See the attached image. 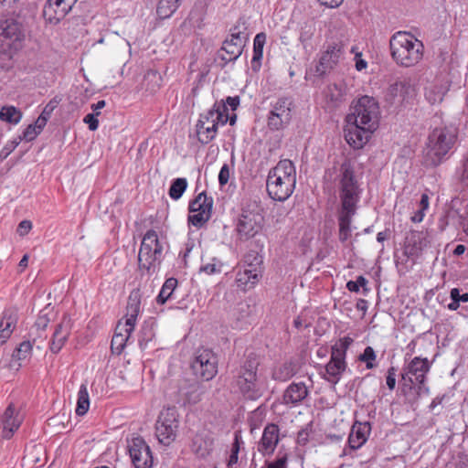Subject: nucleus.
I'll return each instance as SVG.
<instances>
[{
  "label": "nucleus",
  "mask_w": 468,
  "mask_h": 468,
  "mask_svg": "<svg viewBox=\"0 0 468 468\" xmlns=\"http://www.w3.org/2000/svg\"><path fill=\"white\" fill-rule=\"evenodd\" d=\"M412 92L413 88L409 81H397L388 88L385 100L392 105L404 101Z\"/></svg>",
  "instance_id": "obj_26"
},
{
  "label": "nucleus",
  "mask_w": 468,
  "mask_h": 468,
  "mask_svg": "<svg viewBox=\"0 0 468 468\" xmlns=\"http://www.w3.org/2000/svg\"><path fill=\"white\" fill-rule=\"evenodd\" d=\"M463 211L461 208H455L456 203H453L452 213L459 218L460 224L463 226V231L468 235V201L463 203Z\"/></svg>",
  "instance_id": "obj_45"
},
{
  "label": "nucleus",
  "mask_w": 468,
  "mask_h": 468,
  "mask_svg": "<svg viewBox=\"0 0 468 468\" xmlns=\"http://www.w3.org/2000/svg\"><path fill=\"white\" fill-rule=\"evenodd\" d=\"M22 118V112L15 106H4L0 110V120L17 124Z\"/></svg>",
  "instance_id": "obj_42"
},
{
  "label": "nucleus",
  "mask_w": 468,
  "mask_h": 468,
  "mask_svg": "<svg viewBox=\"0 0 468 468\" xmlns=\"http://www.w3.org/2000/svg\"><path fill=\"white\" fill-rule=\"evenodd\" d=\"M309 388L303 382H292L283 391L282 403L296 407L309 396Z\"/></svg>",
  "instance_id": "obj_23"
},
{
  "label": "nucleus",
  "mask_w": 468,
  "mask_h": 468,
  "mask_svg": "<svg viewBox=\"0 0 468 468\" xmlns=\"http://www.w3.org/2000/svg\"><path fill=\"white\" fill-rule=\"evenodd\" d=\"M222 263L216 259L212 260V262L207 263L200 268V271L207 274H214L221 271Z\"/></svg>",
  "instance_id": "obj_50"
},
{
  "label": "nucleus",
  "mask_w": 468,
  "mask_h": 468,
  "mask_svg": "<svg viewBox=\"0 0 468 468\" xmlns=\"http://www.w3.org/2000/svg\"><path fill=\"white\" fill-rule=\"evenodd\" d=\"M296 374L295 364L292 361H287L276 367L271 374V378L277 381H287Z\"/></svg>",
  "instance_id": "obj_35"
},
{
  "label": "nucleus",
  "mask_w": 468,
  "mask_h": 468,
  "mask_svg": "<svg viewBox=\"0 0 468 468\" xmlns=\"http://www.w3.org/2000/svg\"><path fill=\"white\" fill-rule=\"evenodd\" d=\"M379 106L378 101L370 96H362L347 114L345 137L354 148H362L378 127Z\"/></svg>",
  "instance_id": "obj_2"
},
{
  "label": "nucleus",
  "mask_w": 468,
  "mask_h": 468,
  "mask_svg": "<svg viewBox=\"0 0 468 468\" xmlns=\"http://www.w3.org/2000/svg\"><path fill=\"white\" fill-rule=\"evenodd\" d=\"M225 105L228 107L229 106L232 111H235L239 105V97L234 96V97H227L226 101H222Z\"/></svg>",
  "instance_id": "obj_60"
},
{
  "label": "nucleus",
  "mask_w": 468,
  "mask_h": 468,
  "mask_svg": "<svg viewBox=\"0 0 468 468\" xmlns=\"http://www.w3.org/2000/svg\"><path fill=\"white\" fill-rule=\"evenodd\" d=\"M242 443H243V441L241 440V436L239 434V432H235L234 441L232 443L230 452L239 454V450H240V445Z\"/></svg>",
  "instance_id": "obj_59"
},
{
  "label": "nucleus",
  "mask_w": 468,
  "mask_h": 468,
  "mask_svg": "<svg viewBox=\"0 0 468 468\" xmlns=\"http://www.w3.org/2000/svg\"><path fill=\"white\" fill-rule=\"evenodd\" d=\"M230 38L223 42L222 50L226 55H221V59L226 63L235 61L242 54L247 41V34L239 30V26L230 29Z\"/></svg>",
  "instance_id": "obj_14"
},
{
  "label": "nucleus",
  "mask_w": 468,
  "mask_h": 468,
  "mask_svg": "<svg viewBox=\"0 0 468 468\" xmlns=\"http://www.w3.org/2000/svg\"><path fill=\"white\" fill-rule=\"evenodd\" d=\"M3 438L10 439L14 432L20 427L21 420L16 415V408L11 402L5 409L2 416Z\"/></svg>",
  "instance_id": "obj_28"
},
{
  "label": "nucleus",
  "mask_w": 468,
  "mask_h": 468,
  "mask_svg": "<svg viewBox=\"0 0 468 468\" xmlns=\"http://www.w3.org/2000/svg\"><path fill=\"white\" fill-rule=\"evenodd\" d=\"M100 112L97 113H89L84 117V122L88 124L89 129L90 131H95L98 129L99 126V121L97 119V115H99Z\"/></svg>",
  "instance_id": "obj_53"
},
{
  "label": "nucleus",
  "mask_w": 468,
  "mask_h": 468,
  "mask_svg": "<svg viewBox=\"0 0 468 468\" xmlns=\"http://www.w3.org/2000/svg\"><path fill=\"white\" fill-rule=\"evenodd\" d=\"M325 96L328 101L333 102L334 106H336L343 99L342 90L335 84L327 87Z\"/></svg>",
  "instance_id": "obj_47"
},
{
  "label": "nucleus",
  "mask_w": 468,
  "mask_h": 468,
  "mask_svg": "<svg viewBox=\"0 0 468 468\" xmlns=\"http://www.w3.org/2000/svg\"><path fill=\"white\" fill-rule=\"evenodd\" d=\"M218 362L217 356L211 350L201 349L191 363V368L197 378L208 381L218 373Z\"/></svg>",
  "instance_id": "obj_11"
},
{
  "label": "nucleus",
  "mask_w": 468,
  "mask_h": 468,
  "mask_svg": "<svg viewBox=\"0 0 468 468\" xmlns=\"http://www.w3.org/2000/svg\"><path fill=\"white\" fill-rule=\"evenodd\" d=\"M279 427L274 423L265 426L261 441L258 443V452L262 455H271L279 442Z\"/></svg>",
  "instance_id": "obj_21"
},
{
  "label": "nucleus",
  "mask_w": 468,
  "mask_h": 468,
  "mask_svg": "<svg viewBox=\"0 0 468 468\" xmlns=\"http://www.w3.org/2000/svg\"><path fill=\"white\" fill-rule=\"evenodd\" d=\"M48 122V117H46L44 114H40V116L37 119V121L33 123V125L36 127V129L41 133L42 129L46 126Z\"/></svg>",
  "instance_id": "obj_61"
},
{
  "label": "nucleus",
  "mask_w": 468,
  "mask_h": 468,
  "mask_svg": "<svg viewBox=\"0 0 468 468\" xmlns=\"http://www.w3.org/2000/svg\"><path fill=\"white\" fill-rule=\"evenodd\" d=\"M376 359V353L371 346H367L364 352L359 356V360L366 363L367 369L375 367L373 361Z\"/></svg>",
  "instance_id": "obj_49"
},
{
  "label": "nucleus",
  "mask_w": 468,
  "mask_h": 468,
  "mask_svg": "<svg viewBox=\"0 0 468 468\" xmlns=\"http://www.w3.org/2000/svg\"><path fill=\"white\" fill-rule=\"evenodd\" d=\"M261 276V271L243 269L237 272L236 282L239 287L251 288L260 281Z\"/></svg>",
  "instance_id": "obj_34"
},
{
  "label": "nucleus",
  "mask_w": 468,
  "mask_h": 468,
  "mask_svg": "<svg viewBox=\"0 0 468 468\" xmlns=\"http://www.w3.org/2000/svg\"><path fill=\"white\" fill-rule=\"evenodd\" d=\"M126 328L125 324L122 325L121 323H119L115 329V334L112 336V343H111V349L112 353H115L117 355H120L122 350L124 349V346L127 343V341L130 338V335L132 333H128L124 329Z\"/></svg>",
  "instance_id": "obj_33"
},
{
  "label": "nucleus",
  "mask_w": 468,
  "mask_h": 468,
  "mask_svg": "<svg viewBox=\"0 0 468 468\" xmlns=\"http://www.w3.org/2000/svg\"><path fill=\"white\" fill-rule=\"evenodd\" d=\"M70 318L67 315H64L60 323L57 324L52 335L50 350L53 353H58L63 347L70 334Z\"/></svg>",
  "instance_id": "obj_25"
},
{
  "label": "nucleus",
  "mask_w": 468,
  "mask_h": 468,
  "mask_svg": "<svg viewBox=\"0 0 468 468\" xmlns=\"http://www.w3.org/2000/svg\"><path fill=\"white\" fill-rule=\"evenodd\" d=\"M130 457L135 468H150L153 456L150 447L141 437L133 438L128 444Z\"/></svg>",
  "instance_id": "obj_15"
},
{
  "label": "nucleus",
  "mask_w": 468,
  "mask_h": 468,
  "mask_svg": "<svg viewBox=\"0 0 468 468\" xmlns=\"http://www.w3.org/2000/svg\"><path fill=\"white\" fill-rule=\"evenodd\" d=\"M343 54L344 46L342 43L329 44L322 54L319 64L316 66V73L319 76L325 75L327 71L333 69L339 63Z\"/></svg>",
  "instance_id": "obj_17"
},
{
  "label": "nucleus",
  "mask_w": 468,
  "mask_h": 468,
  "mask_svg": "<svg viewBox=\"0 0 468 468\" xmlns=\"http://www.w3.org/2000/svg\"><path fill=\"white\" fill-rule=\"evenodd\" d=\"M177 280L174 277H170L165 280L163 284L159 294L156 297V303L159 304H164L172 298L173 292L177 286Z\"/></svg>",
  "instance_id": "obj_38"
},
{
  "label": "nucleus",
  "mask_w": 468,
  "mask_h": 468,
  "mask_svg": "<svg viewBox=\"0 0 468 468\" xmlns=\"http://www.w3.org/2000/svg\"><path fill=\"white\" fill-rule=\"evenodd\" d=\"M25 33L22 24L15 18L0 21V53L11 58L23 46Z\"/></svg>",
  "instance_id": "obj_8"
},
{
  "label": "nucleus",
  "mask_w": 468,
  "mask_h": 468,
  "mask_svg": "<svg viewBox=\"0 0 468 468\" xmlns=\"http://www.w3.org/2000/svg\"><path fill=\"white\" fill-rule=\"evenodd\" d=\"M340 206L337 210L338 238L344 243L351 237V222L356 214L362 188L350 160L343 162L337 176Z\"/></svg>",
  "instance_id": "obj_1"
},
{
  "label": "nucleus",
  "mask_w": 468,
  "mask_h": 468,
  "mask_svg": "<svg viewBox=\"0 0 468 468\" xmlns=\"http://www.w3.org/2000/svg\"><path fill=\"white\" fill-rule=\"evenodd\" d=\"M457 135L458 131L454 126L435 128L428 137L425 164L431 166L439 165L453 147Z\"/></svg>",
  "instance_id": "obj_6"
},
{
  "label": "nucleus",
  "mask_w": 468,
  "mask_h": 468,
  "mask_svg": "<svg viewBox=\"0 0 468 468\" xmlns=\"http://www.w3.org/2000/svg\"><path fill=\"white\" fill-rule=\"evenodd\" d=\"M315 24L313 20H308L303 23L300 29L299 40L304 48L310 46V42L315 33Z\"/></svg>",
  "instance_id": "obj_41"
},
{
  "label": "nucleus",
  "mask_w": 468,
  "mask_h": 468,
  "mask_svg": "<svg viewBox=\"0 0 468 468\" xmlns=\"http://www.w3.org/2000/svg\"><path fill=\"white\" fill-rule=\"evenodd\" d=\"M213 198L205 192L199 193L189 204L188 222L197 228L202 227L211 218Z\"/></svg>",
  "instance_id": "obj_12"
},
{
  "label": "nucleus",
  "mask_w": 468,
  "mask_h": 468,
  "mask_svg": "<svg viewBox=\"0 0 468 468\" xmlns=\"http://www.w3.org/2000/svg\"><path fill=\"white\" fill-rule=\"evenodd\" d=\"M20 144V140L15 139L6 143L0 151V158L5 159Z\"/></svg>",
  "instance_id": "obj_52"
},
{
  "label": "nucleus",
  "mask_w": 468,
  "mask_h": 468,
  "mask_svg": "<svg viewBox=\"0 0 468 468\" xmlns=\"http://www.w3.org/2000/svg\"><path fill=\"white\" fill-rule=\"evenodd\" d=\"M163 246L159 241L157 233L148 230L142 240L138 253V263L141 270L148 273L154 272L162 261Z\"/></svg>",
  "instance_id": "obj_7"
},
{
  "label": "nucleus",
  "mask_w": 468,
  "mask_h": 468,
  "mask_svg": "<svg viewBox=\"0 0 468 468\" xmlns=\"http://www.w3.org/2000/svg\"><path fill=\"white\" fill-rule=\"evenodd\" d=\"M386 383L390 390H393L396 386V368L391 367L388 369Z\"/></svg>",
  "instance_id": "obj_54"
},
{
  "label": "nucleus",
  "mask_w": 468,
  "mask_h": 468,
  "mask_svg": "<svg viewBox=\"0 0 468 468\" xmlns=\"http://www.w3.org/2000/svg\"><path fill=\"white\" fill-rule=\"evenodd\" d=\"M215 449L214 437L207 432H197L192 440L191 450L197 458L207 459Z\"/></svg>",
  "instance_id": "obj_19"
},
{
  "label": "nucleus",
  "mask_w": 468,
  "mask_h": 468,
  "mask_svg": "<svg viewBox=\"0 0 468 468\" xmlns=\"http://www.w3.org/2000/svg\"><path fill=\"white\" fill-rule=\"evenodd\" d=\"M260 357L254 352L245 355L239 367L231 371L235 385L242 395L249 399L255 400L263 395L257 371L260 366Z\"/></svg>",
  "instance_id": "obj_4"
},
{
  "label": "nucleus",
  "mask_w": 468,
  "mask_h": 468,
  "mask_svg": "<svg viewBox=\"0 0 468 468\" xmlns=\"http://www.w3.org/2000/svg\"><path fill=\"white\" fill-rule=\"evenodd\" d=\"M353 343V339L349 336L340 338L333 346L331 356L337 360L346 361V351Z\"/></svg>",
  "instance_id": "obj_39"
},
{
  "label": "nucleus",
  "mask_w": 468,
  "mask_h": 468,
  "mask_svg": "<svg viewBox=\"0 0 468 468\" xmlns=\"http://www.w3.org/2000/svg\"><path fill=\"white\" fill-rule=\"evenodd\" d=\"M48 323L49 319L48 318L47 314L41 312L35 322V326L37 327V330H45Z\"/></svg>",
  "instance_id": "obj_56"
},
{
  "label": "nucleus",
  "mask_w": 468,
  "mask_h": 468,
  "mask_svg": "<svg viewBox=\"0 0 468 468\" xmlns=\"http://www.w3.org/2000/svg\"><path fill=\"white\" fill-rule=\"evenodd\" d=\"M33 344L30 341H23L20 343L12 354L10 367L18 370L22 366V362L29 359L32 355Z\"/></svg>",
  "instance_id": "obj_32"
},
{
  "label": "nucleus",
  "mask_w": 468,
  "mask_h": 468,
  "mask_svg": "<svg viewBox=\"0 0 468 468\" xmlns=\"http://www.w3.org/2000/svg\"><path fill=\"white\" fill-rule=\"evenodd\" d=\"M211 118H208L207 112L201 114L200 118L197 123V133L198 135V141L201 143L202 137H205L207 135L206 128L208 126H211Z\"/></svg>",
  "instance_id": "obj_48"
},
{
  "label": "nucleus",
  "mask_w": 468,
  "mask_h": 468,
  "mask_svg": "<svg viewBox=\"0 0 468 468\" xmlns=\"http://www.w3.org/2000/svg\"><path fill=\"white\" fill-rule=\"evenodd\" d=\"M71 8L65 0H47L43 8V16L50 24H58Z\"/></svg>",
  "instance_id": "obj_22"
},
{
  "label": "nucleus",
  "mask_w": 468,
  "mask_h": 468,
  "mask_svg": "<svg viewBox=\"0 0 468 468\" xmlns=\"http://www.w3.org/2000/svg\"><path fill=\"white\" fill-rule=\"evenodd\" d=\"M322 5L329 8H335L339 6L344 0H317Z\"/></svg>",
  "instance_id": "obj_62"
},
{
  "label": "nucleus",
  "mask_w": 468,
  "mask_h": 468,
  "mask_svg": "<svg viewBox=\"0 0 468 468\" xmlns=\"http://www.w3.org/2000/svg\"><path fill=\"white\" fill-rule=\"evenodd\" d=\"M204 394L203 387L197 382H193L187 386H182L179 388V395L184 400V403L197 404L201 400Z\"/></svg>",
  "instance_id": "obj_31"
},
{
  "label": "nucleus",
  "mask_w": 468,
  "mask_h": 468,
  "mask_svg": "<svg viewBox=\"0 0 468 468\" xmlns=\"http://www.w3.org/2000/svg\"><path fill=\"white\" fill-rule=\"evenodd\" d=\"M292 101L289 98H279L271 104V109L268 115V127L271 131H279L288 125L292 119Z\"/></svg>",
  "instance_id": "obj_13"
},
{
  "label": "nucleus",
  "mask_w": 468,
  "mask_h": 468,
  "mask_svg": "<svg viewBox=\"0 0 468 468\" xmlns=\"http://www.w3.org/2000/svg\"><path fill=\"white\" fill-rule=\"evenodd\" d=\"M39 134V132L36 129V127L33 124H29L25 131L23 132L22 135H20L17 140H22L30 142L34 140L37 135Z\"/></svg>",
  "instance_id": "obj_51"
},
{
  "label": "nucleus",
  "mask_w": 468,
  "mask_h": 468,
  "mask_svg": "<svg viewBox=\"0 0 468 468\" xmlns=\"http://www.w3.org/2000/svg\"><path fill=\"white\" fill-rule=\"evenodd\" d=\"M389 48L392 58L401 67H413L423 57L424 47L422 42L408 32L399 31L395 33L390 37Z\"/></svg>",
  "instance_id": "obj_5"
},
{
  "label": "nucleus",
  "mask_w": 468,
  "mask_h": 468,
  "mask_svg": "<svg viewBox=\"0 0 468 468\" xmlns=\"http://www.w3.org/2000/svg\"><path fill=\"white\" fill-rule=\"evenodd\" d=\"M187 186V182L186 178H176L175 179L169 188V196L172 199L177 200L179 199L184 192L186 191Z\"/></svg>",
  "instance_id": "obj_44"
},
{
  "label": "nucleus",
  "mask_w": 468,
  "mask_h": 468,
  "mask_svg": "<svg viewBox=\"0 0 468 468\" xmlns=\"http://www.w3.org/2000/svg\"><path fill=\"white\" fill-rule=\"evenodd\" d=\"M32 229V223L31 221L29 220H23L19 223L18 227H17V233L20 235V236H25L27 235L29 230Z\"/></svg>",
  "instance_id": "obj_57"
},
{
  "label": "nucleus",
  "mask_w": 468,
  "mask_h": 468,
  "mask_svg": "<svg viewBox=\"0 0 468 468\" xmlns=\"http://www.w3.org/2000/svg\"><path fill=\"white\" fill-rule=\"evenodd\" d=\"M431 369V364L427 358L414 357L404 368L401 378L404 386L411 388L413 384L418 385V392H429L425 386L426 375Z\"/></svg>",
  "instance_id": "obj_10"
},
{
  "label": "nucleus",
  "mask_w": 468,
  "mask_h": 468,
  "mask_svg": "<svg viewBox=\"0 0 468 468\" xmlns=\"http://www.w3.org/2000/svg\"><path fill=\"white\" fill-rule=\"evenodd\" d=\"M446 89L441 84H431L425 88V98L431 104L442 101Z\"/></svg>",
  "instance_id": "obj_37"
},
{
  "label": "nucleus",
  "mask_w": 468,
  "mask_h": 468,
  "mask_svg": "<svg viewBox=\"0 0 468 468\" xmlns=\"http://www.w3.org/2000/svg\"><path fill=\"white\" fill-rule=\"evenodd\" d=\"M229 179V165L225 164L221 167L219 174H218V183L220 186H225Z\"/></svg>",
  "instance_id": "obj_55"
},
{
  "label": "nucleus",
  "mask_w": 468,
  "mask_h": 468,
  "mask_svg": "<svg viewBox=\"0 0 468 468\" xmlns=\"http://www.w3.org/2000/svg\"><path fill=\"white\" fill-rule=\"evenodd\" d=\"M355 282L356 284H358L359 288L361 287L363 289V293L366 295L369 291V289L367 287V280L364 276L360 275Z\"/></svg>",
  "instance_id": "obj_63"
},
{
  "label": "nucleus",
  "mask_w": 468,
  "mask_h": 468,
  "mask_svg": "<svg viewBox=\"0 0 468 468\" xmlns=\"http://www.w3.org/2000/svg\"><path fill=\"white\" fill-rule=\"evenodd\" d=\"M266 42V34L263 32L258 33L253 40V57H252V68L256 69L257 67H260L261 60L263 56V47Z\"/></svg>",
  "instance_id": "obj_36"
},
{
  "label": "nucleus",
  "mask_w": 468,
  "mask_h": 468,
  "mask_svg": "<svg viewBox=\"0 0 468 468\" xmlns=\"http://www.w3.org/2000/svg\"><path fill=\"white\" fill-rule=\"evenodd\" d=\"M244 264L253 265L257 271L263 272V258L255 250L249 251L244 257Z\"/></svg>",
  "instance_id": "obj_46"
},
{
  "label": "nucleus",
  "mask_w": 468,
  "mask_h": 468,
  "mask_svg": "<svg viewBox=\"0 0 468 468\" xmlns=\"http://www.w3.org/2000/svg\"><path fill=\"white\" fill-rule=\"evenodd\" d=\"M238 460H239V454L230 452V455L227 462L228 468H237Z\"/></svg>",
  "instance_id": "obj_64"
},
{
  "label": "nucleus",
  "mask_w": 468,
  "mask_h": 468,
  "mask_svg": "<svg viewBox=\"0 0 468 468\" xmlns=\"http://www.w3.org/2000/svg\"><path fill=\"white\" fill-rule=\"evenodd\" d=\"M208 118H211V126L206 128L207 135L202 137L201 144H207L217 135L218 125H224L229 121L228 108L223 101H217L213 108L207 112Z\"/></svg>",
  "instance_id": "obj_16"
},
{
  "label": "nucleus",
  "mask_w": 468,
  "mask_h": 468,
  "mask_svg": "<svg viewBox=\"0 0 468 468\" xmlns=\"http://www.w3.org/2000/svg\"><path fill=\"white\" fill-rule=\"evenodd\" d=\"M296 186V170L289 159L281 160L268 174L266 187L270 197L283 202L293 193Z\"/></svg>",
  "instance_id": "obj_3"
},
{
  "label": "nucleus",
  "mask_w": 468,
  "mask_h": 468,
  "mask_svg": "<svg viewBox=\"0 0 468 468\" xmlns=\"http://www.w3.org/2000/svg\"><path fill=\"white\" fill-rule=\"evenodd\" d=\"M371 431V425L368 421H355L348 436V445L351 450H357L362 447Z\"/></svg>",
  "instance_id": "obj_24"
},
{
  "label": "nucleus",
  "mask_w": 468,
  "mask_h": 468,
  "mask_svg": "<svg viewBox=\"0 0 468 468\" xmlns=\"http://www.w3.org/2000/svg\"><path fill=\"white\" fill-rule=\"evenodd\" d=\"M458 295V288H453L451 290V299L452 302L448 304V308L452 311H455L459 308L460 303L457 301L456 296Z\"/></svg>",
  "instance_id": "obj_58"
},
{
  "label": "nucleus",
  "mask_w": 468,
  "mask_h": 468,
  "mask_svg": "<svg viewBox=\"0 0 468 468\" xmlns=\"http://www.w3.org/2000/svg\"><path fill=\"white\" fill-rule=\"evenodd\" d=\"M346 361L337 360L336 358L330 357V361L325 366V374L324 378L328 382L335 385L341 378L343 372L346 370Z\"/></svg>",
  "instance_id": "obj_30"
},
{
  "label": "nucleus",
  "mask_w": 468,
  "mask_h": 468,
  "mask_svg": "<svg viewBox=\"0 0 468 468\" xmlns=\"http://www.w3.org/2000/svg\"><path fill=\"white\" fill-rule=\"evenodd\" d=\"M140 305H141V293L138 289L133 290L128 297L127 303V314H126V322L124 329L128 333H133L134 330V326L136 324L137 316L140 313Z\"/></svg>",
  "instance_id": "obj_27"
},
{
  "label": "nucleus",
  "mask_w": 468,
  "mask_h": 468,
  "mask_svg": "<svg viewBox=\"0 0 468 468\" xmlns=\"http://www.w3.org/2000/svg\"><path fill=\"white\" fill-rule=\"evenodd\" d=\"M18 320V313L16 309H7L3 313L0 322V344H5L11 336Z\"/></svg>",
  "instance_id": "obj_29"
},
{
  "label": "nucleus",
  "mask_w": 468,
  "mask_h": 468,
  "mask_svg": "<svg viewBox=\"0 0 468 468\" xmlns=\"http://www.w3.org/2000/svg\"><path fill=\"white\" fill-rule=\"evenodd\" d=\"M178 427V412L176 407L163 409L155 425L158 441L164 445H169L175 441Z\"/></svg>",
  "instance_id": "obj_9"
},
{
  "label": "nucleus",
  "mask_w": 468,
  "mask_h": 468,
  "mask_svg": "<svg viewBox=\"0 0 468 468\" xmlns=\"http://www.w3.org/2000/svg\"><path fill=\"white\" fill-rule=\"evenodd\" d=\"M261 215L253 212H243L239 218L237 230L240 236L253 237L261 229Z\"/></svg>",
  "instance_id": "obj_20"
},
{
  "label": "nucleus",
  "mask_w": 468,
  "mask_h": 468,
  "mask_svg": "<svg viewBox=\"0 0 468 468\" xmlns=\"http://www.w3.org/2000/svg\"><path fill=\"white\" fill-rule=\"evenodd\" d=\"M430 233L428 231H410L406 237L404 253L408 257L419 256L430 243Z\"/></svg>",
  "instance_id": "obj_18"
},
{
  "label": "nucleus",
  "mask_w": 468,
  "mask_h": 468,
  "mask_svg": "<svg viewBox=\"0 0 468 468\" xmlns=\"http://www.w3.org/2000/svg\"><path fill=\"white\" fill-rule=\"evenodd\" d=\"M181 0H160L157 5L156 13L161 19L170 17L177 9Z\"/></svg>",
  "instance_id": "obj_40"
},
{
  "label": "nucleus",
  "mask_w": 468,
  "mask_h": 468,
  "mask_svg": "<svg viewBox=\"0 0 468 468\" xmlns=\"http://www.w3.org/2000/svg\"><path fill=\"white\" fill-rule=\"evenodd\" d=\"M90 407V399H89V393L86 385L82 384L80 387L79 392H78V401H77V408H76V413L79 416H83L87 413Z\"/></svg>",
  "instance_id": "obj_43"
}]
</instances>
